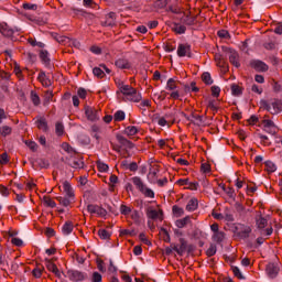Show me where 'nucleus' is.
<instances>
[{"label":"nucleus","instance_id":"10","mask_svg":"<svg viewBox=\"0 0 282 282\" xmlns=\"http://www.w3.org/2000/svg\"><path fill=\"white\" fill-rule=\"evenodd\" d=\"M177 56L180 57L188 56V58H191V45L180 44L177 48Z\"/></svg>","mask_w":282,"mask_h":282},{"label":"nucleus","instance_id":"42","mask_svg":"<svg viewBox=\"0 0 282 282\" xmlns=\"http://www.w3.org/2000/svg\"><path fill=\"white\" fill-rule=\"evenodd\" d=\"M115 122H122V120H124V111L122 110H118L115 116Z\"/></svg>","mask_w":282,"mask_h":282},{"label":"nucleus","instance_id":"49","mask_svg":"<svg viewBox=\"0 0 282 282\" xmlns=\"http://www.w3.org/2000/svg\"><path fill=\"white\" fill-rule=\"evenodd\" d=\"M215 61H216L218 67H226V66H224L225 65L224 56H221V54H216Z\"/></svg>","mask_w":282,"mask_h":282},{"label":"nucleus","instance_id":"5","mask_svg":"<svg viewBox=\"0 0 282 282\" xmlns=\"http://www.w3.org/2000/svg\"><path fill=\"white\" fill-rule=\"evenodd\" d=\"M14 32H19L17 29H12L8 23H0V33L2 36H7L8 39H12L14 36Z\"/></svg>","mask_w":282,"mask_h":282},{"label":"nucleus","instance_id":"36","mask_svg":"<svg viewBox=\"0 0 282 282\" xmlns=\"http://www.w3.org/2000/svg\"><path fill=\"white\" fill-rule=\"evenodd\" d=\"M97 169L100 171V173H107L109 171V165L107 163H104L101 161H97Z\"/></svg>","mask_w":282,"mask_h":282},{"label":"nucleus","instance_id":"39","mask_svg":"<svg viewBox=\"0 0 282 282\" xmlns=\"http://www.w3.org/2000/svg\"><path fill=\"white\" fill-rule=\"evenodd\" d=\"M231 94L234 96H241V94H242L241 87L239 85L232 84L231 85Z\"/></svg>","mask_w":282,"mask_h":282},{"label":"nucleus","instance_id":"57","mask_svg":"<svg viewBox=\"0 0 282 282\" xmlns=\"http://www.w3.org/2000/svg\"><path fill=\"white\" fill-rule=\"evenodd\" d=\"M57 199L59 200V204H62V206H69V204H72V200H69V198L57 197Z\"/></svg>","mask_w":282,"mask_h":282},{"label":"nucleus","instance_id":"24","mask_svg":"<svg viewBox=\"0 0 282 282\" xmlns=\"http://www.w3.org/2000/svg\"><path fill=\"white\" fill-rule=\"evenodd\" d=\"M45 270V268H43V265L37 264L35 269H33L32 274L35 279H41V276H43V271Z\"/></svg>","mask_w":282,"mask_h":282},{"label":"nucleus","instance_id":"4","mask_svg":"<svg viewBox=\"0 0 282 282\" xmlns=\"http://www.w3.org/2000/svg\"><path fill=\"white\" fill-rule=\"evenodd\" d=\"M85 116L87 120H90V122H97V120H100L99 111L94 107L86 106Z\"/></svg>","mask_w":282,"mask_h":282},{"label":"nucleus","instance_id":"6","mask_svg":"<svg viewBox=\"0 0 282 282\" xmlns=\"http://www.w3.org/2000/svg\"><path fill=\"white\" fill-rule=\"evenodd\" d=\"M180 247L177 245H172L173 250L182 257L186 250H188V242L184 238H180Z\"/></svg>","mask_w":282,"mask_h":282},{"label":"nucleus","instance_id":"21","mask_svg":"<svg viewBox=\"0 0 282 282\" xmlns=\"http://www.w3.org/2000/svg\"><path fill=\"white\" fill-rule=\"evenodd\" d=\"M256 224H257V227L259 228V230H263V228H265V226H268V219H265L264 217L259 215L256 217Z\"/></svg>","mask_w":282,"mask_h":282},{"label":"nucleus","instance_id":"37","mask_svg":"<svg viewBox=\"0 0 282 282\" xmlns=\"http://www.w3.org/2000/svg\"><path fill=\"white\" fill-rule=\"evenodd\" d=\"M268 173H274L276 171V165L272 161L264 162Z\"/></svg>","mask_w":282,"mask_h":282},{"label":"nucleus","instance_id":"19","mask_svg":"<svg viewBox=\"0 0 282 282\" xmlns=\"http://www.w3.org/2000/svg\"><path fill=\"white\" fill-rule=\"evenodd\" d=\"M131 182L134 184L135 188H138V191H144V187L147 185H144V182L142 181V178H140L139 176H134L131 178Z\"/></svg>","mask_w":282,"mask_h":282},{"label":"nucleus","instance_id":"25","mask_svg":"<svg viewBox=\"0 0 282 282\" xmlns=\"http://www.w3.org/2000/svg\"><path fill=\"white\" fill-rule=\"evenodd\" d=\"M250 232H252V228L246 226L241 231L238 232V235L241 237V239H248V237H250Z\"/></svg>","mask_w":282,"mask_h":282},{"label":"nucleus","instance_id":"53","mask_svg":"<svg viewBox=\"0 0 282 282\" xmlns=\"http://www.w3.org/2000/svg\"><path fill=\"white\" fill-rule=\"evenodd\" d=\"M52 98H54V93L52 90H46L44 93L45 102H50V100H52Z\"/></svg>","mask_w":282,"mask_h":282},{"label":"nucleus","instance_id":"58","mask_svg":"<svg viewBox=\"0 0 282 282\" xmlns=\"http://www.w3.org/2000/svg\"><path fill=\"white\" fill-rule=\"evenodd\" d=\"M8 162H10V159H8V153H2L0 155V164H8Z\"/></svg>","mask_w":282,"mask_h":282},{"label":"nucleus","instance_id":"11","mask_svg":"<svg viewBox=\"0 0 282 282\" xmlns=\"http://www.w3.org/2000/svg\"><path fill=\"white\" fill-rule=\"evenodd\" d=\"M105 28H111L116 25V12H110L106 15V21L101 22Z\"/></svg>","mask_w":282,"mask_h":282},{"label":"nucleus","instance_id":"3","mask_svg":"<svg viewBox=\"0 0 282 282\" xmlns=\"http://www.w3.org/2000/svg\"><path fill=\"white\" fill-rule=\"evenodd\" d=\"M223 52L229 54V62L231 63V65H234V67H241V63H239V53H237V51L227 46H223Z\"/></svg>","mask_w":282,"mask_h":282},{"label":"nucleus","instance_id":"28","mask_svg":"<svg viewBox=\"0 0 282 282\" xmlns=\"http://www.w3.org/2000/svg\"><path fill=\"white\" fill-rule=\"evenodd\" d=\"M12 133V128L9 126H2L0 127V135L3 138L10 135Z\"/></svg>","mask_w":282,"mask_h":282},{"label":"nucleus","instance_id":"63","mask_svg":"<svg viewBox=\"0 0 282 282\" xmlns=\"http://www.w3.org/2000/svg\"><path fill=\"white\" fill-rule=\"evenodd\" d=\"M11 243H13V246H18V248H21V246H23V240L20 238H12Z\"/></svg>","mask_w":282,"mask_h":282},{"label":"nucleus","instance_id":"34","mask_svg":"<svg viewBox=\"0 0 282 282\" xmlns=\"http://www.w3.org/2000/svg\"><path fill=\"white\" fill-rule=\"evenodd\" d=\"M176 88H177V82L173 78H170L166 84V89H169L170 91H173Z\"/></svg>","mask_w":282,"mask_h":282},{"label":"nucleus","instance_id":"30","mask_svg":"<svg viewBox=\"0 0 282 282\" xmlns=\"http://www.w3.org/2000/svg\"><path fill=\"white\" fill-rule=\"evenodd\" d=\"M74 12L75 14H78V12H80L82 17H84V19H88L89 21H94V19H96V15L85 11L74 9Z\"/></svg>","mask_w":282,"mask_h":282},{"label":"nucleus","instance_id":"14","mask_svg":"<svg viewBox=\"0 0 282 282\" xmlns=\"http://www.w3.org/2000/svg\"><path fill=\"white\" fill-rule=\"evenodd\" d=\"M117 140L119 142V144H121V147H123L126 150L127 149H133L134 144L133 142L129 141L127 138L117 134Z\"/></svg>","mask_w":282,"mask_h":282},{"label":"nucleus","instance_id":"18","mask_svg":"<svg viewBox=\"0 0 282 282\" xmlns=\"http://www.w3.org/2000/svg\"><path fill=\"white\" fill-rule=\"evenodd\" d=\"M37 80H40L43 87H50L52 85V80L48 79L47 75H45V72H41L39 74Z\"/></svg>","mask_w":282,"mask_h":282},{"label":"nucleus","instance_id":"12","mask_svg":"<svg viewBox=\"0 0 282 282\" xmlns=\"http://www.w3.org/2000/svg\"><path fill=\"white\" fill-rule=\"evenodd\" d=\"M35 124L37 129H40L44 133H47V131H50V127L47 126V120L45 119V117L37 118V120L35 121Z\"/></svg>","mask_w":282,"mask_h":282},{"label":"nucleus","instance_id":"20","mask_svg":"<svg viewBox=\"0 0 282 282\" xmlns=\"http://www.w3.org/2000/svg\"><path fill=\"white\" fill-rule=\"evenodd\" d=\"M198 206H199V203L197 198H192L186 205V210H188L189 213H193L194 210H197Z\"/></svg>","mask_w":282,"mask_h":282},{"label":"nucleus","instance_id":"64","mask_svg":"<svg viewBox=\"0 0 282 282\" xmlns=\"http://www.w3.org/2000/svg\"><path fill=\"white\" fill-rule=\"evenodd\" d=\"M37 6L36 4H32V3H24L23 4V9L24 10H37Z\"/></svg>","mask_w":282,"mask_h":282},{"label":"nucleus","instance_id":"29","mask_svg":"<svg viewBox=\"0 0 282 282\" xmlns=\"http://www.w3.org/2000/svg\"><path fill=\"white\" fill-rule=\"evenodd\" d=\"M140 193H142L144 197H150L151 199L155 197V193L153 192V189L147 187V185L143 187V191H141Z\"/></svg>","mask_w":282,"mask_h":282},{"label":"nucleus","instance_id":"35","mask_svg":"<svg viewBox=\"0 0 282 282\" xmlns=\"http://www.w3.org/2000/svg\"><path fill=\"white\" fill-rule=\"evenodd\" d=\"M10 268V264L8 263V260H6V257L3 254H0V270H8Z\"/></svg>","mask_w":282,"mask_h":282},{"label":"nucleus","instance_id":"32","mask_svg":"<svg viewBox=\"0 0 282 282\" xmlns=\"http://www.w3.org/2000/svg\"><path fill=\"white\" fill-rule=\"evenodd\" d=\"M43 202L48 208H56V202H54L50 196H44Z\"/></svg>","mask_w":282,"mask_h":282},{"label":"nucleus","instance_id":"8","mask_svg":"<svg viewBox=\"0 0 282 282\" xmlns=\"http://www.w3.org/2000/svg\"><path fill=\"white\" fill-rule=\"evenodd\" d=\"M67 276L70 281H85V273L78 271V270H68Z\"/></svg>","mask_w":282,"mask_h":282},{"label":"nucleus","instance_id":"52","mask_svg":"<svg viewBox=\"0 0 282 282\" xmlns=\"http://www.w3.org/2000/svg\"><path fill=\"white\" fill-rule=\"evenodd\" d=\"M46 268L50 270V272H55L58 267L51 260H46Z\"/></svg>","mask_w":282,"mask_h":282},{"label":"nucleus","instance_id":"54","mask_svg":"<svg viewBox=\"0 0 282 282\" xmlns=\"http://www.w3.org/2000/svg\"><path fill=\"white\" fill-rule=\"evenodd\" d=\"M120 213H121V215H129L131 213V207H129L127 205H121Z\"/></svg>","mask_w":282,"mask_h":282},{"label":"nucleus","instance_id":"16","mask_svg":"<svg viewBox=\"0 0 282 282\" xmlns=\"http://www.w3.org/2000/svg\"><path fill=\"white\" fill-rule=\"evenodd\" d=\"M53 39H55L61 45H72V40L65 35H58V33H55L53 34Z\"/></svg>","mask_w":282,"mask_h":282},{"label":"nucleus","instance_id":"62","mask_svg":"<svg viewBox=\"0 0 282 282\" xmlns=\"http://www.w3.org/2000/svg\"><path fill=\"white\" fill-rule=\"evenodd\" d=\"M93 282H101L102 281V275L98 272L93 273Z\"/></svg>","mask_w":282,"mask_h":282},{"label":"nucleus","instance_id":"17","mask_svg":"<svg viewBox=\"0 0 282 282\" xmlns=\"http://www.w3.org/2000/svg\"><path fill=\"white\" fill-rule=\"evenodd\" d=\"M67 164L73 169H83L85 166V162L80 159H68Z\"/></svg>","mask_w":282,"mask_h":282},{"label":"nucleus","instance_id":"46","mask_svg":"<svg viewBox=\"0 0 282 282\" xmlns=\"http://www.w3.org/2000/svg\"><path fill=\"white\" fill-rule=\"evenodd\" d=\"M40 58L44 65H50V57H47V51H41Z\"/></svg>","mask_w":282,"mask_h":282},{"label":"nucleus","instance_id":"22","mask_svg":"<svg viewBox=\"0 0 282 282\" xmlns=\"http://www.w3.org/2000/svg\"><path fill=\"white\" fill-rule=\"evenodd\" d=\"M74 230V223L66 221L62 228L63 235H72V231Z\"/></svg>","mask_w":282,"mask_h":282},{"label":"nucleus","instance_id":"7","mask_svg":"<svg viewBox=\"0 0 282 282\" xmlns=\"http://www.w3.org/2000/svg\"><path fill=\"white\" fill-rule=\"evenodd\" d=\"M250 67H252V69H256V72H268L269 69L268 64L260 59H252L250 62Z\"/></svg>","mask_w":282,"mask_h":282},{"label":"nucleus","instance_id":"43","mask_svg":"<svg viewBox=\"0 0 282 282\" xmlns=\"http://www.w3.org/2000/svg\"><path fill=\"white\" fill-rule=\"evenodd\" d=\"M98 236L100 237V239H111V234H109L107 229H99Z\"/></svg>","mask_w":282,"mask_h":282},{"label":"nucleus","instance_id":"26","mask_svg":"<svg viewBox=\"0 0 282 282\" xmlns=\"http://www.w3.org/2000/svg\"><path fill=\"white\" fill-rule=\"evenodd\" d=\"M213 239L214 241H216V243H221V241L226 239V232L217 231L216 234H214Z\"/></svg>","mask_w":282,"mask_h":282},{"label":"nucleus","instance_id":"47","mask_svg":"<svg viewBox=\"0 0 282 282\" xmlns=\"http://www.w3.org/2000/svg\"><path fill=\"white\" fill-rule=\"evenodd\" d=\"M37 165L40 166V169H50V161L45 159H39Z\"/></svg>","mask_w":282,"mask_h":282},{"label":"nucleus","instance_id":"45","mask_svg":"<svg viewBox=\"0 0 282 282\" xmlns=\"http://www.w3.org/2000/svg\"><path fill=\"white\" fill-rule=\"evenodd\" d=\"M64 132H65V127L61 122H56V124H55V133L57 135H63Z\"/></svg>","mask_w":282,"mask_h":282},{"label":"nucleus","instance_id":"50","mask_svg":"<svg viewBox=\"0 0 282 282\" xmlns=\"http://www.w3.org/2000/svg\"><path fill=\"white\" fill-rule=\"evenodd\" d=\"M171 116H173V115H165V117L159 118L158 124H160V127H166V124H167L166 119L171 118Z\"/></svg>","mask_w":282,"mask_h":282},{"label":"nucleus","instance_id":"55","mask_svg":"<svg viewBox=\"0 0 282 282\" xmlns=\"http://www.w3.org/2000/svg\"><path fill=\"white\" fill-rule=\"evenodd\" d=\"M96 215H98L99 217H107V209H105L100 206H97Z\"/></svg>","mask_w":282,"mask_h":282},{"label":"nucleus","instance_id":"41","mask_svg":"<svg viewBox=\"0 0 282 282\" xmlns=\"http://www.w3.org/2000/svg\"><path fill=\"white\" fill-rule=\"evenodd\" d=\"M31 100L35 107H39V105H41V98L34 91H31Z\"/></svg>","mask_w":282,"mask_h":282},{"label":"nucleus","instance_id":"56","mask_svg":"<svg viewBox=\"0 0 282 282\" xmlns=\"http://www.w3.org/2000/svg\"><path fill=\"white\" fill-rule=\"evenodd\" d=\"M220 91H221V89L219 88V86L212 87V96H214V98H218Z\"/></svg>","mask_w":282,"mask_h":282},{"label":"nucleus","instance_id":"51","mask_svg":"<svg viewBox=\"0 0 282 282\" xmlns=\"http://www.w3.org/2000/svg\"><path fill=\"white\" fill-rule=\"evenodd\" d=\"M25 144L33 152L39 149V144H36V142H34V141H25Z\"/></svg>","mask_w":282,"mask_h":282},{"label":"nucleus","instance_id":"15","mask_svg":"<svg viewBox=\"0 0 282 282\" xmlns=\"http://www.w3.org/2000/svg\"><path fill=\"white\" fill-rule=\"evenodd\" d=\"M115 65L119 69H131V63H129V59L119 58L115 62Z\"/></svg>","mask_w":282,"mask_h":282},{"label":"nucleus","instance_id":"60","mask_svg":"<svg viewBox=\"0 0 282 282\" xmlns=\"http://www.w3.org/2000/svg\"><path fill=\"white\" fill-rule=\"evenodd\" d=\"M87 210L88 213H90L91 215H96L97 210H98V205H88L87 206Z\"/></svg>","mask_w":282,"mask_h":282},{"label":"nucleus","instance_id":"38","mask_svg":"<svg viewBox=\"0 0 282 282\" xmlns=\"http://www.w3.org/2000/svg\"><path fill=\"white\" fill-rule=\"evenodd\" d=\"M173 31H174L176 34H185V32H186V26L181 25V24H174Z\"/></svg>","mask_w":282,"mask_h":282},{"label":"nucleus","instance_id":"44","mask_svg":"<svg viewBox=\"0 0 282 282\" xmlns=\"http://www.w3.org/2000/svg\"><path fill=\"white\" fill-rule=\"evenodd\" d=\"M202 80L205 85H210L213 83V78L210 77V73H203Z\"/></svg>","mask_w":282,"mask_h":282},{"label":"nucleus","instance_id":"40","mask_svg":"<svg viewBox=\"0 0 282 282\" xmlns=\"http://www.w3.org/2000/svg\"><path fill=\"white\" fill-rule=\"evenodd\" d=\"M93 74L94 76H96L97 78H105V70H102V68L100 67H95L93 69Z\"/></svg>","mask_w":282,"mask_h":282},{"label":"nucleus","instance_id":"13","mask_svg":"<svg viewBox=\"0 0 282 282\" xmlns=\"http://www.w3.org/2000/svg\"><path fill=\"white\" fill-rule=\"evenodd\" d=\"M267 274L270 279H275L276 274H279V267L274 263H269L267 265Z\"/></svg>","mask_w":282,"mask_h":282},{"label":"nucleus","instance_id":"2","mask_svg":"<svg viewBox=\"0 0 282 282\" xmlns=\"http://www.w3.org/2000/svg\"><path fill=\"white\" fill-rule=\"evenodd\" d=\"M260 105L262 109H267V111H270L272 116H275V113H281L282 105L279 101H273L272 104H269L267 100H261Z\"/></svg>","mask_w":282,"mask_h":282},{"label":"nucleus","instance_id":"31","mask_svg":"<svg viewBox=\"0 0 282 282\" xmlns=\"http://www.w3.org/2000/svg\"><path fill=\"white\" fill-rule=\"evenodd\" d=\"M188 221H191V217L186 216L183 219L176 220V226H177V228H184L185 226L188 225Z\"/></svg>","mask_w":282,"mask_h":282},{"label":"nucleus","instance_id":"48","mask_svg":"<svg viewBox=\"0 0 282 282\" xmlns=\"http://www.w3.org/2000/svg\"><path fill=\"white\" fill-rule=\"evenodd\" d=\"M207 257H215L217 254V246L210 245L206 251Z\"/></svg>","mask_w":282,"mask_h":282},{"label":"nucleus","instance_id":"27","mask_svg":"<svg viewBox=\"0 0 282 282\" xmlns=\"http://www.w3.org/2000/svg\"><path fill=\"white\" fill-rule=\"evenodd\" d=\"M123 133L126 135H128L129 138H131V137L135 135V133H138V128L134 126L127 127L124 129Z\"/></svg>","mask_w":282,"mask_h":282},{"label":"nucleus","instance_id":"33","mask_svg":"<svg viewBox=\"0 0 282 282\" xmlns=\"http://www.w3.org/2000/svg\"><path fill=\"white\" fill-rule=\"evenodd\" d=\"M172 212H173V215H175V217H182V215H184V208H182L177 205H174L172 207Z\"/></svg>","mask_w":282,"mask_h":282},{"label":"nucleus","instance_id":"61","mask_svg":"<svg viewBox=\"0 0 282 282\" xmlns=\"http://www.w3.org/2000/svg\"><path fill=\"white\" fill-rule=\"evenodd\" d=\"M198 186H199V183L188 182L186 188H187L188 191H197Z\"/></svg>","mask_w":282,"mask_h":282},{"label":"nucleus","instance_id":"9","mask_svg":"<svg viewBox=\"0 0 282 282\" xmlns=\"http://www.w3.org/2000/svg\"><path fill=\"white\" fill-rule=\"evenodd\" d=\"M164 213L162 210H155L153 207H148L147 208V217L148 219H162V216Z\"/></svg>","mask_w":282,"mask_h":282},{"label":"nucleus","instance_id":"23","mask_svg":"<svg viewBox=\"0 0 282 282\" xmlns=\"http://www.w3.org/2000/svg\"><path fill=\"white\" fill-rule=\"evenodd\" d=\"M64 193H66L67 197H74V189L72 188V185L69 182L63 183Z\"/></svg>","mask_w":282,"mask_h":282},{"label":"nucleus","instance_id":"59","mask_svg":"<svg viewBox=\"0 0 282 282\" xmlns=\"http://www.w3.org/2000/svg\"><path fill=\"white\" fill-rule=\"evenodd\" d=\"M231 269L237 279H243V274H241V271L237 267H231Z\"/></svg>","mask_w":282,"mask_h":282},{"label":"nucleus","instance_id":"1","mask_svg":"<svg viewBox=\"0 0 282 282\" xmlns=\"http://www.w3.org/2000/svg\"><path fill=\"white\" fill-rule=\"evenodd\" d=\"M119 89L123 96H127L128 100H131L132 102H140V100H142V95L129 85L119 84Z\"/></svg>","mask_w":282,"mask_h":282}]
</instances>
